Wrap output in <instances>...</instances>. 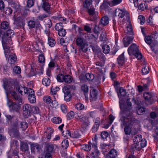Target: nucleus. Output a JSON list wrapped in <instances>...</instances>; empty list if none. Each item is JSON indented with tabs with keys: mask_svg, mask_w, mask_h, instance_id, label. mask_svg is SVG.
I'll return each instance as SVG.
<instances>
[{
	"mask_svg": "<svg viewBox=\"0 0 158 158\" xmlns=\"http://www.w3.org/2000/svg\"><path fill=\"white\" fill-rule=\"evenodd\" d=\"M111 48L112 49L110 52L109 53V55L110 56H113L114 55L116 52L118 51V48L117 46H115L114 45V46L111 47ZM111 57H112V56Z\"/></svg>",
	"mask_w": 158,
	"mask_h": 158,
	"instance_id": "41",
	"label": "nucleus"
},
{
	"mask_svg": "<svg viewBox=\"0 0 158 158\" xmlns=\"http://www.w3.org/2000/svg\"><path fill=\"white\" fill-rule=\"evenodd\" d=\"M122 0H113L109 2V6H113L117 5L121 3Z\"/></svg>",
	"mask_w": 158,
	"mask_h": 158,
	"instance_id": "43",
	"label": "nucleus"
},
{
	"mask_svg": "<svg viewBox=\"0 0 158 158\" xmlns=\"http://www.w3.org/2000/svg\"><path fill=\"white\" fill-rule=\"evenodd\" d=\"M81 89L82 91L84 93L85 97L86 98H88L87 93L88 91V86L85 85H83L81 87Z\"/></svg>",
	"mask_w": 158,
	"mask_h": 158,
	"instance_id": "34",
	"label": "nucleus"
},
{
	"mask_svg": "<svg viewBox=\"0 0 158 158\" xmlns=\"http://www.w3.org/2000/svg\"><path fill=\"white\" fill-rule=\"evenodd\" d=\"M95 57L96 59H99L101 61H104L105 60V58L103 56L101 52H98L95 53Z\"/></svg>",
	"mask_w": 158,
	"mask_h": 158,
	"instance_id": "32",
	"label": "nucleus"
},
{
	"mask_svg": "<svg viewBox=\"0 0 158 158\" xmlns=\"http://www.w3.org/2000/svg\"><path fill=\"white\" fill-rule=\"evenodd\" d=\"M7 105L10 110L13 112H18L20 108V105L19 103H17L8 99Z\"/></svg>",
	"mask_w": 158,
	"mask_h": 158,
	"instance_id": "3",
	"label": "nucleus"
},
{
	"mask_svg": "<svg viewBox=\"0 0 158 158\" xmlns=\"http://www.w3.org/2000/svg\"><path fill=\"white\" fill-rule=\"evenodd\" d=\"M50 5L48 2H43L42 7L48 15H50L51 13V11L50 10Z\"/></svg>",
	"mask_w": 158,
	"mask_h": 158,
	"instance_id": "23",
	"label": "nucleus"
},
{
	"mask_svg": "<svg viewBox=\"0 0 158 158\" xmlns=\"http://www.w3.org/2000/svg\"><path fill=\"white\" fill-rule=\"evenodd\" d=\"M127 93L126 90L122 87L120 88L119 90V92H118V96L119 97L125 96Z\"/></svg>",
	"mask_w": 158,
	"mask_h": 158,
	"instance_id": "37",
	"label": "nucleus"
},
{
	"mask_svg": "<svg viewBox=\"0 0 158 158\" xmlns=\"http://www.w3.org/2000/svg\"><path fill=\"white\" fill-rule=\"evenodd\" d=\"M155 111L154 112H152L150 114V117L153 118H155L158 115V109L156 107H155Z\"/></svg>",
	"mask_w": 158,
	"mask_h": 158,
	"instance_id": "49",
	"label": "nucleus"
},
{
	"mask_svg": "<svg viewBox=\"0 0 158 158\" xmlns=\"http://www.w3.org/2000/svg\"><path fill=\"white\" fill-rule=\"evenodd\" d=\"M52 122L56 124H59L62 122L61 119L58 117H54L52 119Z\"/></svg>",
	"mask_w": 158,
	"mask_h": 158,
	"instance_id": "46",
	"label": "nucleus"
},
{
	"mask_svg": "<svg viewBox=\"0 0 158 158\" xmlns=\"http://www.w3.org/2000/svg\"><path fill=\"white\" fill-rule=\"evenodd\" d=\"M127 13L126 11H123L119 9H118L115 10L114 14L115 16H116L117 15L118 17L122 18L124 16L125 14H126V16L128 15L126 14Z\"/></svg>",
	"mask_w": 158,
	"mask_h": 158,
	"instance_id": "17",
	"label": "nucleus"
},
{
	"mask_svg": "<svg viewBox=\"0 0 158 158\" xmlns=\"http://www.w3.org/2000/svg\"><path fill=\"white\" fill-rule=\"evenodd\" d=\"M104 61H101L100 62L98 61L96 62V67L95 69L98 70L99 72L102 73V67L104 66Z\"/></svg>",
	"mask_w": 158,
	"mask_h": 158,
	"instance_id": "26",
	"label": "nucleus"
},
{
	"mask_svg": "<svg viewBox=\"0 0 158 158\" xmlns=\"http://www.w3.org/2000/svg\"><path fill=\"white\" fill-rule=\"evenodd\" d=\"M28 99L30 103H35L36 101V98L35 94L32 95H28Z\"/></svg>",
	"mask_w": 158,
	"mask_h": 158,
	"instance_id": "42",
	"label": "nucleus"
},
{
	"mask_svg": "<svg viewBox=\"0 0 158 158\" xmlns=\"http://www.w3.org/2000/svg\"><path fill=\"white\" fill-rule=\"evenodd\" d=\"M118 64L121 65L123 64L125 62V58L124 53L121 55L117 59Z\"/></svg>",
	"mask_w": 158,
	"mask_h": 158,
	"instance_id": "33",
	"label": "nucleus"
},
{
	"mask_svg": "<svg viewBox=\"0 0 158 158\" xmlns=\"http://www.w3.org/2000/svg\"><path fill=\"white\" fill-rule=\"evenodd\" d=\"M57 147V146L54 144L51 143H47L46 145V152L52 153L55 151V148Z\"/></svg>",
	"mask_w": 158,
	"mask_h": 158,
	"instance_id": "12",
	"label": "nucleus"
},
{
	"mask_svg": "<svg viewBox=\"0 0 158 158\" xmlns=\"http://www.w3.org/2000/svg\"><path fill=\"white\" fill-rule=\"evenodd\" d=\"M43 100L45 103H50L52 101V98L50 96H46L44 97Z\"/></svg>",
	"mask_w": 158,
	"mask_h": 158,
	"instance_id": "50",
	"label": "nucleus"
},
{
	"mask_svg": "<svg viewBox=\"0 0 158 158\" xmlns=\"http://www.w3.org/2000/svg\"><path fill=\"white\" fill-rule=\"evenodd\" d=\"M142 136L141 135H139L135 136L133 140L135 144L139 143L142 139Z\"/></svg>",
	"mask_w": 158,
	"mask_h": 158,
	"instance_id": "45",
	"label": "nucleus"
},
{
	"mask_svg": "<svg viewBox=\"0 0 158 158\" xmlns=\"http://www.w3.org/2000/svg\"><path fill=\"white\" fill-rule=\"evenodd\" d=\"M62 146L63 148L66 149L69 146V141L68 140H64L61 143Z\"/></svg>",
	"mask_w": 158,
	"mask_h": 158,
	"instance_id": "61",
	"label": "nucleus"
},
{
	"mask_svg": "<svg viewBox=\"0 0 158 158\" xmlns=\"http://www.w3.org/2000/svg\"><path fill=\"white\" fill-rule=\"evenodd\" d=\"M25 21L24 18L19 16L15 19L16 24L20 27H23L25 25Z\"/></svg>",
	"mask_w": 158,
	"mask_h": 158,
	"instance_id": "15",
	"label": "nucleus"
},
{
	"mask_svg": "<svg viewBox=\"0 0 158 158\" xmlns=\"http://www.w3.org/2000/svg\"><path fill=\"white\" fill-rule=\"evenodd\" d=\"M59 90V88L57 86H52L51 88V93L53 95H56V94L58 91Z\"/></svg>",
	"mask_w": 158,
	"mask_h": 158,
	"instance_id": "48",
	"label": "nucleus"
},
{
	"mask_svg": "<svg viewBox=\"0 0 158 158\" xmlns=\"http://www.w3.org/2000/svg\"><path fill=\"white\" fill-rule=\"evenodd\" d=\"M42 82L43 85L48 86L50 85V80L48 77L44 78L42 80Z\"/></svg>",
	"mask_w": 158,
	"mask_h": 158,
	"instance_id": "44",
	"label": "nucleus"
},
{
	"mask_svg": "<svg viewBox=\"0 0 158 158\" xmlns=\"http://www.w3.org/2000/svg\"><path fill=\"white\" fill-rule=\"evenodd\" d=\"M126 23H127V25L126 26V28L127 29L128 32L130 35H133V29L131 25V22L130 20V17L128 15H127L126 16Z\"/></svg>",
	"mask_w": 158,
	"mask_h": 158,
	"instance_id": "11",
	"label": "nucleus"
},
{
	"mask_svg": "<svg viewBox=\"0 0 158 158\" xmlns=\"http://www.w3.org/2000/svg\"><path fill=\"white\" fill-rule=\"evenodd\" d=\"M2 43L5 56L6 57H7L10 52V48L8 45L7 42H6V39L5 37L2 38Z\"/></svg>",
	"mask_w": 158,
	"mask_h": 158,
	"instance_id": "5",
	"label": "nucleus"
},
{
	"mask_svg": "<svg viewBox=\"0 0 158 158\" xmlns=\"http://www.w3.org/2000/svg\"><path fill=\"white\" fill-rule=\"evenodd\" d=\"M135 7H138L140 10H144L145 9L147 8L148 6L145 2H142L141 1L139 3V6Z\"/></svg>",
	"mask_w": 158,
	"mask_h": 158,
	"instance_id": "27",
	"label": "nucleus"
},
{
	"mask_svg": "<svg viewBox=\"0 0 158 158\" xmlns=\"http://www.w3.org/2000/svg\"><path fill=\"white\" fill-rule=\"evenodd\" d=\"M14 35V32L13 30H8L6 32V34L4 36H2V38L5 37L6 39V42H7L8 39L11 38Z\"/></svg>",
	"mask_w": 158,
	"mask_h": 158,
	"instance_id": "21",
	"label": "nucleus"
},
{
	"mask_svg": "<svg viewBox=\"0 0 158 158\" xmlns=\"http://www.w3.org/2000/svg\"><path fill=\"white\" fill-rule=\"evenodd\" d=\"M48 40L49 45L51 47H53L56 43L55 40L51 37L48 38Z\"/></svg>",
	"mask_w": 158,
	"mask_h": 158,
	"instance_id": "54",
	"label": "nucleus"
},
{
	"mask_svg": "<svg viewBox=\"0 0 158 158\" xmlns=\"http://www.w3.org/2000/svg\"><path fill=\"white\" fill-rule=\"evenodd\" d=\"M25 21L24 18L19 16L15 19L16 24L20 27H23L25 25Z\"/></svg>",
	"mask_w": 158,
	"mask_h": 158,
	"instance_id": "14",
	"label": "nucleus"
},
{
	"mask_svg": "<svg viewBox=\"0 0 158 158\" xmlns=\"http://www.w3.org/2000/svg\"><path fill=\"white\" fill-rule=\"evenodd\" d=\"M109 3L106 0H104L103 2L100 7V9L102 10H108Z\"/></svg>",
	"mask_w": 158,
	"mask_h": 158,
	"instance_id": "35",
	"label": "nucleus"
},
{
	"mask_svg": "<svg viewBox=\"0 0 158 158\" xmlns=\"http://www.w3.org/2000/svg\"><path fill=\"white\" fill-rule=\"evenodd\" d=\"M83 1V6L86 8L89 9L92 7V0H80Z\"/></svg>",
	"mask_w": 158,
	"mask_h": 158,
	"instance_id": "24",
	"label": "nucleus"
},
{
	"mask_svg": "<svg viewBox=\"0 0 158 158\" xmlns=\"http://www.w3.org/2000/svg\"><path fill=\"white\" fill-rule=\"evenodd\" d=\"M87 11L91 21L95 20L97 18L98 13L95 11V9L93 7H91L88 9Z\"/></svg>",
	"mask_w": 158,
	"mask_h": 158,
	"instance_id": "8",
	"label": "nucleus"
},
{
	"mask_svg": "<svg viewBox=\"0 0 158 158\" xmlns=\"http://www.w3.org/2000/svg\"><path fill=\"white\" fill-rule=\"evenodd\" d=\"M86 79L88 81H91L93 80L94 77V76L92 74L89 73H86L85 76Z\"/></svg>",
	"mask_w": 158,
	"mask_h": 158,
	"instance_id": "55",
	"label": "nucleus"
},
{
	"mask_svg": "<svg viewBox=\"0 0 158 158\" xmlns=\"http://www.w3.org/2000/svg\"><path fill=\"white\" fill-rule=\"evenodd\" d=\"M63 28V26L62 23H57L55 26V29L58 31L61 30Z\"/></svg>",
	"mask_w": 158,
	"mask_h": 158,
	"instance_id": "52",
	"label": "nucleus"
},
{
	"mask_svg": "<svg viewBox=\"0 0 158 158\" xmlns=\"http://www.w3.org/2000/svg\"><path fill=\"white\" fill-rule=\"evenodd\" d=\"M54 132L53 130L51 128H49L48 129L47 132H48V135L46 136V138L48 140H49L51 139V135Z\"/></svg>",
	"mask_w": 158,
	"mask_h": 158,
	"instance_id": "47",
	"label": "nucleus"
},
{
	"mask_svg": "<svg viewBox=\"0 0 158 158\" xmlns=\"http://www.w3.org/2000/svg\"><path fill=\"white\" fill-rule=\"evenodd\" d=\"M31 106L30 105L28 104H25L23 105V110L24 114L26 117L30 115L31 111Z\"/></svg>",
	"mask_w": 158,
	"mask_h": 158,
	"instance_id": "6",
	"label": "nucleus"
},
{
	"mask_svg": "<svg viewBox=\"0 0 158 158\" xmlns=\"http://www.w3.org/2000/svg\"><path fill=\"white\" fill-rule=\"evenodd\" d=\"M31 151L33 152H39L40 151L39 145L37 144L33 143L31 145Z\"/></svg>",
	"mask_w": 158,
	"mask_h": 158,
	"instance_id": "28",
	"label": "nucleus"
},
{
	"mask_svg": "<svg viewBox=\"0 0 158 158\" xmlns=\"http://www.w3.org/2000/svg\"><path fill=\"white\" fill-rule=\"evenodd\" d=\"M64 82L67 83H71L73 80L72 77L70 75H66L64 76Z\"/></svg>",
	"mask_w": 158,
	"mask_h": 158,
	"instance_id": "38",
	"label": "nucleus"
},
{
	"mask_svg": "<svg viewBox=\"0 0 158 158\" xmlns=\"http://www.w3.org/2000/svg\"><path fill=\"white\" fill-rule=\"evenodd\" d=\"M97 96V90L94 89H91L90 92V100L92 101L96 100Z\"/></svg>",
	"mask_w": 158,
	"mask_h": 158,
	"instance_id": "22",
	"label": "nucleus"
},
{
	"mask_svg": "<svg viewBox=\"0 0 158 158\" xmlns=\"http://www.w3.org/2000/svg\"><path fill=\"white\" fill-rule=\"evenodd\" d=\"M78 117L80 121L82 122L83 124L85 125V127L88 126L90 122L87 117L84 115H78Z\"/></svg>",
	"mask_w": 158,
	"mask_h": 158,
	"instance_id": "10",
	"label": "nucleus"
},
{
	"mask_svg": "<svg viewBox=\"0 0 158 158\" xmlns=\"http://www.w3.org/2000/svg\"><path fill=\"white\" fill-rule=\"evenodd\" d=\"M76 43L77 45L80 48V51L86 52L87 50L88 45L84 40L81 37H78L76 40Z\"/></svg>",
	"mask_w": 158,
	"mask_h": 158,
	"instance_id": "2",
	"label": "nucleus"
},
{
	"mask_svg": "<svg viewBox=\"0 0 158 158\" xmlns=\"http://www.w3.org/2000/svg\"><path fill=\"white\" fill-rule=\"evenodd\" d=\"M92 143L90 142H88L87 144H84L82 146V148L84 150L86 151H89L91 149Z\"/></svg>",
	"mask_w": 158,
	"mask_h": 158,
	"instance_id": "36",
	"label": "nucleus"
},
{
	"mask_svg": "<svg viewBox=\"0 0 158 158\" xmlns=\"http://www.w3.org/2000/svg\"><path fill=\"white\" fill-rule=\"evenodd\" d=\"M19 143L16 140H12L10 142V147L12 150L18 148L19 147Z\"/></svg>",
	"mask_w": 158,
	"mask_h": 158,
	"instance_id": "31",
	"label": "nucleus"
},
{
	"mask_svg": "<svg viewBox=\"0 0 158 158\" xmlns=\"http://www.w3.org/2000/svg\"><path fill=\"white\" fill-rule=\"evenodd\" d=\"M138 51V47L135 44H132L128 49V52L130 56L134 55Z\"/></svg>",
	"mask_w": 158,
	"mask_h": 158,
	"instance_id": "7",
	"label": "nucleus"
},
{
	"mask_svg": "<svg viewBox=\"0 0 158 158\" xmlns=\"http://www.w3.org/2000/svg\"><path fill=\"white\" fill-rule=\"evenodd\" d=\"M11 94L12 98L17 102L19 103H22V100L20 95H19L15 91L12 92Z\"/></svg>",
	"mask_w": 158,
	"mask_h": 158,
	"instance_id": "18",
	"label": "nucleus"
},
{
	"mask_svg": "<svg viewBox=\"0 0 158 158\" xmlns=\"http://www.w3.org/2000/svg\"><path fill=\"white\" fill-rule=\"evenodd\" d=\"M66 31L63 28L58 31V34L60 36L64 37L66 34Z\"/></svg>",
	"mask_w": 158,
	"mask_h": 158,
	"instance_id": "63",
	"label": "nucleus"
},
{
	"mask_svg": "<svg viewBox=\"0 0 158 158\" xmlns=\"http://www.w3.org/2000/svg\"><path fill=\"white\" fill-rule=\"evenodd\" d=\"M62 134L63 135H64V137H67L68 136H70V137H74L73 136V135H72L71 134L70 131L69 130H67L66 131H64L62 132Z\"/></svg>",
	"mask_w": 158,
	"mask_h": 158,
	"instance_id": "56",
	"label": "nucleus"
},
{
	"mask_svg": "<svg viewBox=\"0 0 158 158\" xmlns=\"http://www.w3.org/2000/svg\"><path fill=\"white\" fill-rule=\"evenodd\" d=\"M13 71L16 74H19L21 72V69L19 66H16L14 67Z\"/></svg>",
	"mask_w": 158,
	"mask_h": 158,
	"instance_id": "60",
	"label": "nucleus"
},
{
	"mask_svg": "<svg viewBox=\"0 0 158 158\" xmlns=\"http://www.w3.org/2000/svg\"><path fill=\"white\" fill-rule=\"evenodd\" d=\"M143 97L148 104H152L157 98V97L154 94L149 92L144 93Z\"/></svg>",
	"mask_w": 158,
	"mask_h": 158,
	"instance_id": "1",
	"label": "nucleus"
},
{
	"mask_svg": "<svg viewBox=\"0 0 158 158\" xmlns=\"http://www.w3.org/2000/svg\"><path fill=\"white\" fill-rule=\"evenodd\" d=\"M28 9L24 8H23L21 11L22 17L24 18L26 17L28 14Z\"/></svg>",
	"mask_w": 158,
	"mask_h": 158,
	"instance_id": "57",
	"label": "nucleus"
},
{
	"mask_svg": "<svg viewBox=\"0 0 158 158\" xmlns=\"http://www.w3.org/2000/svg\"><path fill=\"white\" fill-rule=\"evenodd\" d=\"M143 67L142 69V73L143 75H146L148 74L149 71L148 67L145 65V63H143Z\"/></svg>",
	"mask_w": 158,
	"mask_h": 158,
	"instance_id": "30",
	"label": "nucleus"
},
{
	"mask_svg": "<svg viewBox=\"0 0 158 158\" xmlns=\"http://www.w3.org/2000/svg\"><path fill=\"white\" fill-rule=\"evenodd\" d=\"M102 138L103 139H106L108 136V132L106 131H102L101 133Z\"/></svg>",
	"mask_w": 158,
	"mask_h": 158,
	"instance_id": "64",
	"label": "nucleus"
},
{
	"mask_svg": "<svg viewBox=\"0 0 158 158\" xmlns=\"http://www.w3.org/2000/svg\"><path fill=\"white\" fill-rule=\"evenodd\" d=\"M103 27V26L100 23L98 25H97L96 24L94 25L93 30L94 33L96 35H92L97 40L98 37V34L99 33V31L102 29Z\"/></svg>",
	"mask_w": 158,
	"mask_h": 158,
	"instance_id": "9",
	"label": "nucleus"
},
{
	"mask_svg": "<svg viewBox=\"0 0 158 158\" xmlns=\"http://www.w3.org/2000/svg\"><path fill=\"white\" fill-rule=\"evenodd\" d=\"M117 155V151L114 149H112L109 152V157L110 158H115Z\"/></svg>",
	"mask_w": 158,
	"mask_h": 158,
	"instance_id": "39",
	"label": "nucleus"
},
{
	"mask_svg": "<svg viewBox=\"0 0 158 158\" xmlns=\"http://www.w3.org/2000/svg\"><path fill=\"white\" fill-rule=\"evenodd\" d=\"M145 42L148 44H151L152 42V38L151 36H146L145 38Z\"/></svg>",
	"mask_w": 158,
	"mask_h": 158,
	"instance_id": "53",
	"label": "nucleus"
},
{
	"mask_svg": "<svg viewBox=\"0 0 158 158\" xmlns=\"http://www.w3.org/2000/svg\"><path fill=\"white\" fill-rule=\"evenodd\" d=\"M3 87L6 91V93L7 97L10 94H11L12 90V87L10 85V82L7 80L4 81H3Z\"/></svg>",
	"mask_w": 158,
	"mask_h": 158,
	"instance_id": "4",
	"label": "nucleus"
},
{
	"mask_svg": "<svg viewBox=\"0 0 158 158\" xmlns=\"http://www.w3.org/2000/svg\"><path fill=\"white\" fill-rule=\"evenodd\" d=\"M15 126L17 128L18 127H20L23 130H25L28 127L27 123L25 122H16L15 123Z\"/></svg>",
	"mask_w": 158,
	"mask_h": 158,
	"instance_id": "13",
	"label": "nucleus"
},
{
	"mask_svg": "<svg viewBox=\"0 0 158 158\" xmlns=\"http://www.w3.org/2000/svg\"><path fill=\"white\" fill-rule=\"evenodd\" d=\"M9 27V24L7 21H4L1 23L0 27V37L2 36V35H3L1 29L6 30L8 29Z\"/></svg>",
	"mask_w": 158,
	"mask_h": 158,
	"instance_id": "20",
	"label": "nucleus"
},
{
	"mask_svg": "<svg viewBox=\"0 0 158 158\" xmlns=\"http://www.w3.org/2000/svg\"><path fill=\"white\" fill-rule=\"evenodd\" d=\"M17 56L13 53L10 54L8 58V62L11 64H14L17 60Z\"/></svg>",
	"mask_w": 158,
	"mask_h": 158,
	"instance_id": "25",
	"label": "nucleus"
},
{
	"mask_svg": "<svg viewBox=\"0 0 158 158\" xmlns=\"http://www.w3.org/2000/svg\"><path fill=\"white\" fill-rule=\"evenodd\" d=\"M100 24L102 26H105L107 25L109 23V18L107 16H104L102 17L101 19Z\"/></svg>",
	"mask_w": 158,
	"mask_h": 158,
	"instance_id": "29",
	"label": "nucleus"
},
{
	"mask_svg": "<svg viewBox=\"0 0 158 158\" xmlns=\"http://www.w3.org/2000/svg\"><path fill=\"white\" fill-rule=\"evenodd\" d=\"M133 38L132 36H127L124 38L123 42L125 47H127L132 41Z\"/></svg>",
	"mask_w": 158,
	"mask_h": 158,
	"instance_id": "19",
	"label": "nucleus"
},
{
	"mask_svg": "<svg viewBox=\"0 0 158 158\" xmlns=\"http://www.w3.org/2000/svg\"><path fill=\"white\" fill-rule=\"evenodd\" d=\"M152 128L154 130L153 134L154 139L158 142V121H156L152 127Z\"/></svg>",
	"mask_w": 158,
	"mask_h": 158,
	"instance_id": "16",
	"label": "nucleus"
},
{
	"mask_svg": "<svg viewBox=\"0 0 158 158\" xmlns=\"http://www.w3.org/2000/svg\"><path fill=\"white\" fill-rule=\"evenodd\" d=\"M31 112L34 114H38L40 112V109L37 106H33L31 108Z\"/></svg>",
	"mask_w": 158,
	"mask_h": 158,
	"instance_id": "62",
	"label": "nucleus"
},
{
	"mask_svg": "<svg viewBox=\"0 0 158 158\" xmlns=\"http://www.w3.org/2000/svg\"><path fill=\"white\" fill-rule=\"evenodd\" d=\"M64 75L62 74H59L57 77V79L59 82H64Z\"/></svg>",
	"mask_w": 158,
	"mask_h": 158,
	"instance_id": "51",
	"label": "nucleus"
},
{
	"mask_svg": "<svg viewBox=\"0 0 158 158\" xmlns=\"http://www.w3.org/2000/svg\"><path fill=\"white\" fill-rule=\"evenodd\" d=\"M75 107L78 110H82L84 109V105L81 103H78L75 106Z\"/></svg>",
	"mask_w": 158,
	"mask_h": 158,
	"instance_id": "58",
	"label": "nucleus"
},
{
	"mask_svg": "<svg viewBox=\"0 0 158 158\" xmlns=\"http://www.w3.org/2000/svg\"><path fill=\"white\" fill-rule=\"evenodd\" d=\"M24 94H27L28 95L33 94L35 93L34 91L32 89L26 88V91H24Z\"/></svg>",
	"mask_w": 158,
	"mask_h": 158,
	"instance_id": "59",
	"label": "nucleus"
},
{
	"mask_svg": "<svg viewBox=\"0 0 158 158\" xmlns=\"http://www.w3.org/2000/svg\"><path fill=\"white\" fill-rule=\"evenodd\" d=\"M20 147L21 150L24 152L27 151L29 149L28 145L26 143H22Z\"/></svg>",
	"mask_w": 158,
	"mask_h": 158,
	"instance_id": "40",
	"label": "nucleus"
}]
</instances>
